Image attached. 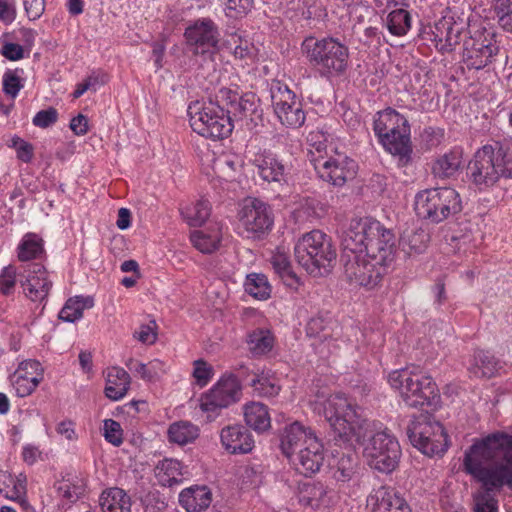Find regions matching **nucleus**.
<instances>
[{"mask_svg": "<svg viewBox=\"0 0 512 512\" xmlns=\"http://www.w3.org/2000/svg\"><path fill=\"white\" fill-rule=\"evenodd\" d=\"M462 468L481 489L474 497L475 512H498L496 495L512 489V435L494 432L474 439Z\"/></svg>", "mask_w": 512, "mask_h": 512, "instance_id": "nucleus-1", "label": "nucleus"}, {"mask_svg": "<svg viewBox=\"0 0 512 512\" xmlns=\"http://www.w3.org/2000/svg\"><path fill=\"white\" fill-rule=\"evenodd\" d=\"M314 410L322 413L336 437L350 446L363 444L372 431L362 408L343 393H334L327 398L317 395Z\"/></svg>", "mask_w": 512, "mask_h": 512, "instance_id": "nucleus-2", "label": "nucleus"}, {"mask_svg": "<svg viewBox=\"0 0 512 512\" xmlns=\"http://www.w3.org/2000/svg\"><path fill=\"white\" fill-rule=\"evenodd\" d=\"M467 177L480 191L512 179V145L496 143L478 149L467 166Z\"/></svg>", "mask_w": 512, "mask_h": 512, "instance_id": "nucleus-3", "label": "nucleus"}, {"mask_svg": "<svg viewBox=\"0 0 512 512\" xmlns=\"http://www.w3.org/2000/svg\"><path fill=\"white\" fill-rule=\"evenodd\" d=\"M302 50L309 63L321 77L332 79L346 72L349 66V48L334 37L306 38Z\"/></svg>", "mask_w": 512, "mask_h": 512, "instance_id": "nucleus-4", "label": "nucleus"}, {"mask_svg": "<svg viewBox=\"0 0 512 512\" xmlns=\"http://www.w3.org/2000/svg\"><path fill=\"white\" fill-rule=\"evenodd\" d=\"M388 382L409 407H433L439 402L440 395L436 383L430 376L417 369L395 370L389 374Z\"/></svg>", "mask_w": 512, "mask_h": 512, "instance_id": "nucleus-5", "label": "nucleus"}, {"mask_svg": "<svg viewBox=\"0 0 512 512\" xmlns=\"http://www.w3.org/2000/svg\"><path fill=\"white\" fill-rule=\"evenodd\" d=\"M373 130L387 152L400 158L409 157L410 126L402 114L392 108L378 112L374 118Z\"/></svg>", "mask_w": 512, "mask_h": 512, "instance_id": "nucleus-6", "label": "nucleus"}, {"mask_svg": "<svg viewBox=\"0 0 512 512\" xmlns=\"http://www.w3.org/2000/svg\"><path fill=\"white\" fill-rule=\"evenodd\" d=\"M295 259L308 273L317 275L336 259V250L330 237L320 230H312L300 237L294 246Z\"/></svg>", "mask_w": 512, "mask_h": 512, "instance_id": "nucleus-7", "label": "nucleus"}, {"mask_svg": "<svg viewBox=\"0 0 512 512\" xmlns=\"http://www.w3.org/2000/svg\"><path fill=\"white\" fill-rule=\"evenodd\" d=\"M416 214L432 223H440L462 209L459 193L450 187L431 188L415 196Z\"/></svg>", "mask_w": 512, "mask_h": 512, "instance_id": "nucleus-8", "label": "nucleus"}, {"mask_svg": "<svg viewBox=\"0 0 512 512\" xmlns=\"http://www.w3.org/2000/svg\"><path fill=\"white\" fill-rule=\"evenodd\" d=\"M188 114L191 128L203 137L223 139L233 130L231 116L214 105L212 101L190 104Z\"/></svg>", "mask_w": 512, "mask_h": 512, "instance_id": "nucleus-9", "label": "nucleus"}, {"mask_svg": "<svg viewBox=\"0 0 512 512\" xmlns=\"http://www.w3.org/2000/svg\"><path fill=\"white\" fill-rule=\"evenodd\" d=\"M407 435L411 444L429 457L443 455L449 446L444 427L429 415L414 418L407 428Z\"/></svg>", "mask_w": 512, "mask_h": 512, "instance_id": "nucleus-10", "label": "nucleus"}, {"mask_svg": "<svg viewBox=\"0 0 512 512\" xmlns=\"http://www.w3.org/2000/svg\"><path fill=\"white\" fill-rule=\"evenodd\" d=\"M270 206L257 198L245 199L238 210L236 232L245 239H261L273 227Z\"/></svg>", "mask_w": 512, "mask_h": 512, "instance_id": "nucleus-11", "label": "nucleus"}, {"mask_svg": "<svg viewBox=\"0 0 512 512\" xmlns=\"http://www.w3.org/2000/svg\"><path fill=\"white\" fill-rule=\"evenodd\" d=\"M242 386L232 373L223 374L213 386L199 398V408L209 421L219 416L222 409L228 408L241 398Z\"/></svg>", "mask_w": 512, "mask_h": 512, "instance_id": "nucleus-12", "label": "nucleus"}, {"mask_svg": "<svg viewBox=\"0 0 512 512\" xmlns=\"http://www.w3.org/2000/svg\"><path fill=\"white\" fill-rule=\"evenodd\" d=\"M344 275L346 280L355 287L373 290L378 287L383 276L391 266L373 260L365 254H345Z\"/></svg>", "mask_w": 512, "mask_h": 512, "instance_id": "nucleus-13", "label": "nucleus"}, {"mask_svg": "<svg viewBox=\"0 0 512 512\" xmlns=\"http://www.w3.org/2000/svg\"><path fill=\"white\" fill-rule=\"evenodd\" d=\"M400 455L401 449L397 439L387 431L372 435L363 449V457L367 464L383 473H390L397 467Z\"/></svg>", "mask_w": 512, "mask_h": 512, "instance_id": "nucleus-14", "label": "nucleus"}, {"mask_svg": "<svg viewBox=\"0 0 512 512\" xmlns=\"http://www.w3.org/2000/svg\"><path fill=\"white\" fill-rule=\"evenodd\" d=\"M273 110L282 125L289 128L301 127L306 115L301 102L287 84L274 81L270 87Z\"/></svg>", "mask_w": 512, "mask_h": 512, "instance_id": "nucleus-15", "label": "nucleus"}, {"mask_svg": "<svg viewBox=\"0 0 512 512\" xmlns=\"http://www.w3.org/2000/svg\"><path fill=\"white\" fill-rule=\"evenodd\" d=\"M498 51L499 46L494 31L479 28L464 41L463 58L469 68L479 70L490 64Z\"/></svg>", "mask_w": 512, "mask_h": 512, "instance_id": "nucleus-16", "label": "nucleus"}, {"mask_svg": "<svg viewBox=\"0 0 512 512\" xmlns=\"http://www.w3.org/2000/svg\"><path fill=\"white\" fill-rule=\"evenodd\" d=\"M312 164L322 180L335 186H343L348 180L353 179L357 172L355 161L341 153L315 157L313 152Z\"/></svg>", "mask_w": 512, "mask_h": 512, "instance_id": "nucleus-17", "label": "nucleus"}, {"mask_svg": "<svg viewBox=\"0 0 512 512\" xmlns=\"http://www.w3.org/2000/svg\"><path fill=\"white\" fill-rule=\"evenodd\" d=\"M466 30V22L448 11L426 32L436 50L441 53L451 52L460 43L462 34Z\"/></svg>", "mask_w": 512, "mask_h": 512, "instance_id": "nucleus-18", "label": "nucleus"}, {"mask_svg": "<svg viewBox=\"0 0 512 512\" xmlns=\"http://www.w3.org/2000/svg\"><path fill=\"white\" fill-rule=\"evenodd\" d=\"M185 37L196 55L212 56L222 49L220 29L212 19L207 17L199 18L188 26Z\"/></svg>", "mask_w": 512, "mask_h": 512, "instance_id": "nucleus-19", "label": "nucleus"}, {"mask_svg": "<svg viewBox=\"0 0 512 512\" xmlns=\"http://www.w3.org/2000/svg\"><path fill=\"white\" fill-rule=\"evenodd\" d=\"M23 293L31 302L42 304L52 287L49 273L40 262L27 263L18 273Z\"/></svg>", "mask_w": 512, "mask_h": 512, "instance_id": "nucleus-20", "label": "nucleus"}, {"mask_svg": "<svg viewBox=\"0 0 512 512\" xmlns=\"http://www.w3.org/2000/svg\"><path fill=\"white\" fill-rule=\"evenodd\" d=\"M321 439L315 430L299 421L286 425L280 434V450L290 462Z\"/></svg>", "mask_w": 512, "mask_h": 512, "instance_id": "nucleus-21", "label": "nucleus"}, {"mask_svg": "<svg viewBox=\"0 0 512 512\" xmlns=\"http://www.w3.org/2000/svg\"><path fill=\"white\" fill-rule=\"evenodd\" d=\"M381 222L370 217L354 218L342 235L344 251L351 254H363L366 242L378 236Z\"/></svg>", "mask_w": 512, "mask_h": 512, "instance_id": "nucleus-22", "label": "nucleus"}, {"mask_svg": "<svg viewBox=\"0 0 512 512\" xmlns=\"http://www.w3.org/2000/svg\"><path fill=\"white\" fill-rule=\"evenodd\" d=\"M44 379V368L38 360L26 359L18 364L10 376L13 389L18 397L31 395Z\"/></svg>", "mask_w": 512, "mask_h": 512, "instance_id": "nucleus-23", "label": "nucleus"}, {"mask_svg": "<svg viewBox=\"0 0 512 512\" xmlns=\"http://www.w3.org/2000/svg\"><path fill=\"white\" fill-rule=\"evenodd\" d=\"M210 101L229 114L231 118L235 119L245 117L248 113L254 111L255 108V96L253 94L241 96L236 90L227 87L219 88Z\"/></svg>", "mask_w": 512, "mask_h": 512, "instance_id": "nucleus-24", "label": "nucleus"}, {"mask_svg": "<svg viewBox=\"0 0 512 512\" xmlns=\"http://www.w3.org/2000/svg\"><path fill=\"white\" fill-rule=\"evenodd\" d=\"M367 503L373 512H412L402 495L389 486L374 489L368 496Z\"/></svg>", "mask_w": 512, "mask_h": 512, "instance_id": "nucleus-25", "label": "nucleus"}, {"mask_svg": "<svg viewBox=\"0 0 512 512\" xmlns=\"http://www.w3.org/2000/svg\"><path fill=\"white\" fill-rule=\"evenodd\" d=\"M367 248L363 254L372 257L373 260L392 265L396 254V238L392 230L381 224L378 236L366 242Z\"/></svg>", "mask_w": 512, "mask_h": 512, "instance_id": "nucleus-26", "label": "nucleus"}, {"mask_svg": "<svg viewBox=\"0 0 512 512\" xmlns=\"http://www.w3.org/2000/svg\"><path fill=\"white\" fill-rule=\"evenodd\" d=\"M220 438L223 447L232 454H246L254 447L251 433L242 425L224 427Z\"/></svg>", "mask_w": 512, "mask_h": 512, "instance_id": "nucleus-27", "label": "nucleus"}, {"mask_svg": "<svg viewBox=\"0 0 512 512\" xmlns=\"http://www.w3.org/2000/svg\"><path fill=\"white\" fill-rule=\"evenodd\" d=\"M253 165L257 168L260 178L268 183L286 181L285 165L275 154L269 151L256 154L253 159Z\"/></svg>", "mask_w": 512, "mask_h": 512, "instance_id": "nucleus-28", "label": "nucleus"}, {"mask_svg": "<svg viewBox=\"0 0 512 512\" xmlns=\"http://www.w3.org/2000/svg\"><path fill=\"white\" fill-rule=\"evenodd\" d=\"M324 462V445L322 440L308 447L301 455L296 457L289 463L295 468V470L304 475L311 476L319 472Z\"/></svg>", "mask_w": 512, "mask_h": 512, "instance_id": "nucleus-29", "label": "nucleus"}, {"mask_svg": "<svg viewBox=\"0 0 512 512\" xmlns=\"http://www.w3.org/2000/svg\"><path fill=\"white\" fill-rule=\"evenodd\" d=\"M187 473V467L173 458H165L159 461L154 469L155 478L158 484L163 487L181 484Z\"/></svg>", "mask_w": 512, "mask_h": 512, "instance_id": "nucleus-30", "label": "nucleus"}, {"mask_svg": "<svg viewBox=\"0 0 512 512\" xmlns=\"http://www.w3.org/2000/svg\"><path fill=\"white\" fill-rule=\"evenodd\" d=\"M105 396L112 401L124 398L130 388V375L121 367L113 366L106 370Z\"/></svg>", "mask_w": 512, "mask_h": 512, "instance_id": "nucleus-31", "label": "nucleus"}, {"mask_svg": "<svg viewBox=\"0 0 512 512\" xmlns=\"http://www.w3.org/2000/svg\"><path fill=\"white\" fill-rule=\"evenodd\" d=\"M270 262L274 272L283 284L292 290H297L300 280L292 270L288 250L284 247H277L271 256Z\"/></svg>", "mask_w": 512, "mask_h": 512, "instance_id": "nucleus-32", "label": "nucleus"}, {"mask_svg": "<svg viewBox=\"0 0 512 512\" xmlns=\"http://www.w3.org/2000/svg\"><path fill=\"white\" fill-rule=\"evenodd\" d=\"M222 239V227L215 223L201 230L191 233L190 240L193 246L204 254H210L219 248Z\"/></svg>", "mask_w": 512, "mask_h": 512, "instance_id": "nucleus-33", "label": "nucleus"}, {"mask_svg": "<svg viewBox=\"0 0 512 512\" xmlns=\"http://www.w3.org/2000/svg\"><path fill=\"white\" fill-rule=\"evenodd\" d=\"M86 479L80 475H71L62 479L57 485V495L63 506H70L85 495Z\"/></svg>", "mask_w": 512, "mask_h": 512, "instance_id": "nucleus-34", "label": "nucleus"}, {"mask_svg": "<svg viewBox=\"0 0 512 512\" xmlns=\"http://www.w3.org/2000/svg\"><path fill=\"white\" fill-rule=\"evenodd\" d=\"M499 361L488 351L477 350L468 366L469 373L476 378H490L500 369Z\"/></svg>", "mask_w": 512, "mask_h": 512, "instance_id": "nucleus-35", "label": "nucleus"}, {"mask_svg": "<svg viewBox=\"0 0 512 512\" xmlns=\"http://www.w3.org/2000/svg\"><path fill=\"white\" fill-rule=\"evenodd\" d=\"M179 503L187 512H200L211 503V493L205 486L184 489L179 494Z\"/></svg>", "mask_w": 512, "mask_h": 512, "instance_id": "nucleus-36", "label": "nucleus"}, {"mask_svg": "<svg viewBox=\"0 0 512 512\" xmlns=\"http://www.w3.org/2000/svg\"><path fill=\"white\" fill-rule=\"evenodd\" d=\"M102 512H131V498L117 487L104 490L99 497Z\"/></svg>", "mask_w": 512, "mask_h": 512, "instance_id": "nucleus-37", "label": "nucleus"}, {"mask_svg": "<svg viewBox=\"0 0 512 512\" xmlns=\"http://www.w3.org/2000/svg\"><path fill=\"white\" fill-rule=\"evenodd\" d=\"M463 162V151L461 148H454L438 157L433 166V174L438 178H449L454 176L460 169Z\"/></svg>", "mask_w": 512, "mask_h": 512, "instance_id": "nucleus-38", "label": "nucleus"}, {"mask_svg": "<svg viewBox=\"0 0 512 512\" xmlns=\"http://www.w3.org/2000/svg\"><path fill=\"white\" fill-rule=\"evenodd\" d=\"M95 304L94 297L90 295H76L70 297L59 312V318L65 322H75L83 317L85 310L91 309Z\"/></svg>", "mask_w": 512, "mask_h": 512, "instance_id": "nucleus-39", "label": "nucleus"}, {"mask_svg": "<svg viewBox=\"0 0 512 512\" xmlns=\"http://www.w3.org/2000/svg\"><path fill=\"white\" fill-rule=\"evenodd\" d=\"M27 477L20 473L13 476L8 472H0V493L13 501L24 502L26 494Z\"/></svg>", "mask_w": 512, "mask_h": 512, "instance_id": "nucleus-40", "label": "nucleus"}, {"mask_svg": "<svg viewBox=\"0 0 512 512\" xmlns=\"http://www.w3.org/2000/svg\"><path fill=\"white\" fill-rule=\"evenodd\" d=\"M246 424L257 432H264L271 427V418L266 405L250 402L244 406Z\"/></svg>", "mask_w": 512, "mask_h": 512, "instance_id": "nucleus-41", "label": "nucleus"}, {"mask_svg": "<svg viewBox=\"0 0 512 512\" xmlns=\"http://www.w3.org/2000/svg\"><path fill=\"white\" fill-rule=\"evenodd\" d=\"M45 255L44 243L37 234L27 233L21 239L17 247L18 259L22 262L42 260Z\"/></svg>", "mask_w": 512, "mask_h": 512, "instance_id": "nucleus-42", "label": "nucleus"}, {"mask_svg": "<svg viewBox=\"0 0 512 512\" xmlns=\"http://www.w3.org/2000/svg\"><path fill=\"white\" fill-rule=\"evenodd\" d=\"M167 436L170 443L184 446L198 438L199 428L190 421L180 420L170 424Z\"/></svg>", "mask_w": 512, "mask_h": 512, "instance_id": "nucleus-43", "label": "nucleus"}, {"mask_svg": "<svg viewBox=\"0 0 512 512\" xmlns=\"http://www.w3.org/2000/svg\"><path fill=\"white\" fill-rule=\"evenodd\" d=\"M327 489L319 482L305 483L299 491V502L304 506L319 508L328 505Z\"/></svg>", "mask_w": 512, "mask_h": 512, "instance_id": "nucleus-44", "label": "nucleus"}, {"mask_svg": "<svg viewBox=\"0 0 512 512\" xmlns=\"http://www.w3.org/2000/svg\"><path fill=\"white\" fill-rule=\"evenodd\" d=\"M385 26L390 34L397 37L405 36L412 26L410 12L404 8H396L390 11L386 16Z\"/></svg>", "mask_w": 512, "mask_h": 512, "instance_id": "nucleus-45", "label": "nucleus"}, {"mask_svg": "<svg viewBox=\"0 0 512 512\" xmlns=\"http://www.w3.org/2000/svg\"><path fill=\"white\" fill-rule=\"evenodd\" d=\"M244 290L253 298L264 301L271 297L272 286L266 275L262 273H250L246 276Z\"/></svg>", "mask_w": 512, "mask_h": 512, "instance_id": "nucleus-46", "label": "nucleus"}, {"mask_svg": "<svg viewBox=\"0 0 512 512\" xmlns=\"http://www.w3.org/2000/svg\"><path fill=\"white\" fill-rule=\"evenodd\" d=\"M429 242V234L423 229L405 231L400 239V246L407 255L423 253Z\"/></svg>", "mask_w": 512, "mask_h": 512, "instance_id": "nucleus-47", "label": "nucleus"}, {"mask_svg": "<svg viewBox=\"0 0 512 512\" xmlns=\"http://www.w3.org/2000/svg\"><path fill=\"white\" fill-rule=\"evenodd\" d=\"M274 336L269 329L257 328L248 335V347L254 356L270 352L274 346Z\"/></svg>", "mask_w": 512, "mask_h": 512, "instance_id": "nucleus-48", "label": "nucleus"}, {"mask_svg": "<svg viewBox=\"0 0 512 512\" xmlns=\"http://www.w3.org/2000/svg\"><path fill=\"white\" fill-rule=\"evenodd\" d=\"M251 386L260 396L274 397L280 391V384L275 374L270 371H262L251 381Z\"/></svg>", "mask_w": 512, "mask_h": 512, "instance_id": "nucleus-49", "label": "nucleus"}, {"mask_svg": "<svg viewBox=\"0 0 512 512\" xmlns=\"http://www.w3.org/2000/svg\"><path fill=\"white\" fill-rule=\"evenodd\" d=\"M222 49H227L235 58L241 60H253L255 57L254 46L236 33L231 34L229 38L222 43Z\"/></svg>", "mask_w": 512, "mask_h": 512, "instance_id": "nucleus-50", "label": "nucleus"}, {"mask_svg": "<svg viewBox=\"0 0 512 512\" xmlns=\"http://www.w3.org/2000/svg\"><path fill=\"white\" fill-rule=\"evenodd\" d=\"M211 206L208 200L197 202L181 208V215L190 226L201 225L210 215Z\"/></svg>", "mask_w": 512, "mask_h": 512, "instance_id": "nucleus-51", "label": "nucleus"}, {"mask_svg": "<svg viewBox=\"0 0 512 512\" xmlns=\"http://www.w3.org/2000/svg\"><path fill=\"white\" fill-rule=\"evenodd\" d=\"M18 38L16 34L10 32L0 37V54L9 61H19L29 55L25 47L17 43Z\"/></svg>", "mask_w": 512, "mask_h": 512, "instance_id": "nucleus-52", "label": "nucleus"}, {"mask_svg": "<svg viewBox=\"0 0 512 512\" xmlns=\"http://www.w3.org/2000/svg\"><path fill=\"white\" fill-rule=\"evenodd\" d=\"M22 69L7 70L2 79L3 92L15 99L24 87V79L21 77Z\"/></svg>", "mask_w": 512, "mask_h": 512, "instance_id": "nucleus-53", "label": "nucleus"}, {"mask_svg": "<svg viewBox=\"0 0 512 512\" xmlns=\"http://www.w3.org/2000/svg\"><path fill=\"white\" fill-rule=\"evenodd\" d=\"M192 377L199 387H205L213 378L215 372L211 364L203 359L193 361Z\"/></svg>", "mask_w": 512, "mask_h": 512, "instance_id": "nucleus-54", "label": "nucleus"}, {"mask_svg": "<svg viewBox=\"0 0 512 512\" xmlns=\"http://www.w3.org/2000/svg\"><path fill=\"white\" fill-rule=\"evenodd\" d=\"M254 0H224V13L228 18H242L253 8Z\"/></svg>", "mask_w": 512, "mask_h": 512, "instance_id": "nucleus-55", "label": "nucleus"}, {"mask_svg": "<svg viewBox=\"0 0 512 512\" xmlns=\"http://www.w3.org/2000/svg\"><path fill=\"white\" fill-rule=\"evenodd\" d=\"M322 212L323 207L320 202L313 198L303 199L299 207L295 210L297 217L303 220L319 218Z\"/></svg>", "mask_w": 512, "mask_h": 512, "instance_id": "nucleus-56", "label": "nucleus"}, {"mask_svg": "<svg viewBox=\"0 0 512 512\" xmlns=\"http://www.w3.org/2000/svg\"><path fill=\"white\" fill-rule=\"evenodd\" d=\"M16 152V157L23 163H30L34 157V146L19 136H13L8 145Z\"/></svg>", "mask_w": 512, "mask_h": 512, "instance_id": "nucleus-57", "label": "nucleus"}, {"mask_svg": "<svg viewBox=\"0 0 512 512\" xmlns=\"http://www.w3.org/2000/svg\"><path fill=\"white\" fill-rule=\"evenodd\" d=\"M508 0H493V8L499 24L507 31L512 30V4Z\"/></svg>", "mask_w": 512, "mask_h": 512, "instance_id": "nucleus-58", "label": "nucleus"}, {"mask_svg": "<svg viewBox=\"0 0 512 512\" xmlns=\"http://www.w3.org/2000/svg\"><path fill=\"white\" fill-rule=\"evenodd\" d=\"M103 436L105 440L114 446H119L123 442V430L119 422L113 419L104 420Z\"/></svg>", "mask_w": 512, "mask_h": 512, "instance_id": "nucleus-59", "label": "nucleus"}, {"mask_svg": "<svg viewBox=\"0 0 512 512\" xmlns=\"http://www.w3.org/2000/svg\"><path fill=\"white\" fill-rule=\"evenodd\" d=\"M307 141L311 147L309 150L310 161L312 162V153H315V157L328 156L326 152L327 138L320 131H311L308 134Z\"/></svg>", "mask_w": 512, "mask_h": 512, "instance_id": "nucleus-60", "label": "nucleus"}, {"mask_svg": "<svg viewBox=\"0 0 512 512\" xmlns=\"http://www.w3.org/2000/svg\"><path fill=\"white\" fill-rule=\"evenodd\" d=\"M17 271L12 265L4 267L0 272V293L10 295L15 289L17 282Z\"/></svg>", "mask_w": 512, "mask_h": 512, "instance_id": "nucleus-61", "label": "nucleus"}, {"mask_svg": "<svg viewBox=\"0 0 512 512\" xmlns=\"http://www.w3.org/2000/svg\"><path fill=\"white\" fill-rule=\"evenodd\" d=\"M155 321H150L147 324L141 325L133 334L134 338L143 344L151 345L157 339Z\"/></svg>", "mask_w": 512, "mask_h": 512, "instance_id": "nucleus-62", "label": "nucleus"}, {"mask_svg": "<svg viewBox=\"0 0 512 512\" xmlns=\"http://www.w3.org/2000/svg\"><path fill=\"white\" fill-rule=\"evenodd\" d=\"M58 119V112L55 108L50 107L36 113L32 119L34 126L39 128H47L53 125Z\"/></svg>", "mask_w": 512, "mask_h": 512, "instance_id": "nucleus-63", "label": "nucleus"}, {"mask_svg": "<svg viewBox=\"0 0 512 512\" xmlns=\"http://www.w3.org/2000/svg\"><path fill=\"white\" fill-rule=\"evenodd\" d=\"M355 472V464L350 457H342L337 466V470L334 473V477L337 481H348L352 478Z\"/></svg>", "mask_w": 512, "mask_h": 512, "instance_id": "nucleus-64", "label": "nucleus"}]
</instances>
